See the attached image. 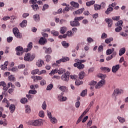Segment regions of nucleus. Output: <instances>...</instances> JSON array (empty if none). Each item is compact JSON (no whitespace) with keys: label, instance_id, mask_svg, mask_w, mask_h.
<instances>
[{"label":"nucleus","instance_id":"nucleus-15","mask_svg":"<svg viewBox=\"0 0 128 128\" xmlns=\"http://www.w3.org/2000/svg\"><path fill=\"white\" fill-rule=\"evenodd\" d=\"M31 78L34 79V82H36L38 80H42V77L40 76H31Z\"/></svg>","mask_w":128,"mask_h":128},{"label":"nucleus","instance_id":"nucleus-32","mask_svg":"<svg viewBox=\"0 0 128 128\" xmlns=\"http://www.w3.org/2000/svg\"><path fill=\"white\" fill-rule=\"evenodd\" d=\"M66 30H67L66 27H64V26L62 27L60 30V34H64L66 32Z\"/></svg>","mask_w":128,"mask_h":128},{"label":"nucleus","instance_id":"nucleus-38","mask_svg":"<svg viewBox=\"0 0 128 128\" xmlns=\"http://www.w3.org/2000/svg\"><path fill=\"white\" fill-rule=\"evenodd\" d=\"M66 72V70L64 68H60L58 70H57V72H58V74H62L64 72Z\"/></svg>","mask_w":128,"mask_h":128},{"label":"nucleus","instance_id":"nucleus-51","mask_svg":"<svg viewBox=\"0 0 128 128\" xmlns=\"http://www.w3.org/2000/svg\"><path fill=\"white\" fill-rule=\"evenodd\" d=\"M87 92H88V90H84L83 91H82V92L80 94L81 96H85Z\"/></svg>","mask_w":128,"mask_h":128},{"label":"nucleus","instance_id":"nucleus-22","mask_svg":"<svg viewBox=\"0 0 128 128\" xmlns=\"http://www.w3.org/2000/svg\"><path fill=\"white\" fill-rule=\"evenodd\" d=\"M70 4L73 8H78L80 7V4H78V2H76L74 1L70 2Z\"/></svg>","mask_w":128,"mask_h":128},{"label":"nucleus","instance_id":"nucleus-48","mask_svg":"<svg viewBox=\"0 0 128 128\" xmlns=\"http://www.w3.org/2000/svg\"><path fill=\"white\" fill-rule=\"evenodd\" d=\"M54 88V85L52 84H50L47 86L46 90H50Z\"/></svg>","mask_w":128,"mask_h":128},{"label":"nucleus","instance_id":"nucleus-43","mask_svg":"<svg viewBox=\"0 0 128 128\" xmlns=\"http://www.w3.org/2000/svg\"><path fill=\"white\" fill-rule=\"evenodd\" d=\"M20 102L21 104H26V102H28V99L26 98H22L20 100Z\"/></svg>","mask_w":128,"mask_h":128},{"label":"nucleus","instance_id":"nucleus-17","mask_svg":"<svg viewBox=\"0 0 128 128\" xmlns=\"http://www.w3.org/2000/svg\"><path fill=\"white\" fill-rule=\"evenodd\" d=\"M120 65H118V64L112 67V72L114 74H116V72H118V70H120Z\"/></svg>","mask_w":128,"mask_h":128},{"label":"nucleus","instance_id":"nucleus-1","mask_svg":"<svg viewBox=\"0 0 128 128\" xmlns=\"http://www.w3.org/2000/svg\"><path fill=\"white\" fill-rule=\"evenodd\" d=\"M97 76L98 78H102V80H100L98 82V83L96 86L95 88L96 90L104 86V84H106V80H104V78H106V75H104L103 74H98Z\"/></svg>","mask_w":128,"mask_h":128},{"label":"nucleus","instance_id":"nucleus-9","mask_svg":"<svg viewBox=\"0 0 128 128\" xmlns=\"http://www.w3.org/2000/svg\"><path fill=\"white\" fill-rule=\"evenodd\" d=\"M70 78V72H67L61 76V80L64 82H68Z\"/></svg>","mask_w":128,"mask_h":128},{"label":"nucleus","instance_id":"nucleus-8","mask_svg":"<svg viewBox=\"0 0 128 128\" xmlns=\"http://www.w3.org/2000/svg\"><path fill=\"white\" fill-rule=\"evenodd\" d=\"M43 122H44V120L40 119V120H35L33 121L32 122V124L33 126H42Z\"/></svg>","mask_w":128,"mask_h":128},{"label":"nucleus","instance_id":"nucleus-28","mask_svg":"<svg viewBox=\"0 0 128 128\" xmlns=\"http://www.w3.org/2000/svg\"><path fill=\"white\" fill-rule=\"evenodd\" d=\"M62 44L64 48H68L70 46V44L66 42V41H63L62 42Z\"/></svg>","mask_w":128,"mask_h":128},{"label":"nucleus","instance_id":"nucleus-10","mask_svg":"<svg viewBox=\"0 0 128 128\" xmlns=\"http://www.w3.org/2000/svg\"><path fill=\"white\" fill-rule=\"evenodd\" d=\"M124 94V90H122L116 88L114 90L113 96H118V94Z\"/></svg>","mask_w":128,"mask_h":128},{"label":"nucleus","instance_id":"nucleus-7","mask_svg":"<svg viewBox=\"0 0 128 128\" xmlns=\"http://www.w3.org/2000/svg\"><path fill=\"white\" fill-rule=\"evenodd\" d=\"M68 60H70L68 57H63L62 58L57 60L56 63L54 64V66H58V64H60V62H68Z\"/></svg>","mask_w":128,"mask_h":128},{"label":"nucleus","instance_id":"nucleus-2","mask_svg":"<svg viewBox=\"0 0 128 128\" xmlns=\"http://www.w3.org/2000/svg\"><path fill=\"white\" fill-rule=\"evenodd\" d=\"M35 58L36 54H30V53H26L24 56V60H25V62H32Z\"/></svg>","mask_w":128,"mask_h":128},{"label":"nucleus","instance_id":"nucleus-3","mask_svg":"<svg viewBox=\"0 0 128 128\" xmlns=\"http://www.w3.org/2000/svg\"><path fill=\"white\" fill-rule=\"evenodd\" d=\"M122 20H120L118 21L117 23L115 24V26H117V28H115V32H120L122 30Z\"/></svg>","mask_w":128,"mask_h":128},{"label":"nucleus","instance_id":"nucleus-37","mask_svg":"<svg viewBox=\"0 0 128 128\" xmlns=\"http://www.w3.org/2000/svg\"><path fill=\"white\" fill-rule=\"evenodd\" d=\"M117 118H118V120L120 122H121V124H124V122H126L124 118H122L120 116H118Z\"/></svg>","mask_w":128,"mask_h":128},{"label":"nucleus","instance_id":"nucleus-61","mask_svg":"<svg viewBox=\"0 0 128 128\" xmlns=\"http://www.w3.org/2000/svg\"><path fill=\"white\" fill-rule=\"evenodd\" d=\"M42 108L43 110H46V102H44L42 104Z\"/></svg>","mask_w":128,"mask_h":128},{"label":"nucleus","instance_id":"nucleus-30","mask_svg":"<svg viewBox=\"0 0 128 128\" xmlns=\"http://www.w3.org/2000/svg\"><path fill=\"white\" fill-rule=\"evenodd\" d=\"M94 10H102V8H100V4H94Z\"/></svg>","mask_w":128,"mask_h":128},{"label":"nucleus","instance_id":"nucleus-36","mask_svg":"<svg viewBox=\"0 0 128 128\" xmlns=\"http://www.w3.org/2000/svg\"><path fill=\"white\" fill-rule=\"evenodd\" d=\"M32 112V110H30V106L28 105L26 106V114H30Z\"/></svg>","mask_w":128,"mask_h":128},{"label":"nucleus","instance_id":"nucleus-27","mask_svg":"<svg viewBox=\"0 0 128 128\" xmlns=\"http://www.w3.org/2000/svg\"><path fill=\"white\" fill-rule=\"evenodd\" d=\"M84 8H82L80 9H79L75 12L76 14H82L84 12Z\"/></svg>","mask_w":128,"mask_h":128},{"label":"nucleus","instance_id":"nucleus-4","mask_svg":"<svg viewBox=\"0 0 128 128\" xmlns=\"http://www.w3.org/2000/svg\"><path fill=\"white\" fill-rule=\"evenodd\" d=\"M12 32L14 36L16 38H22V34L20 32V30H18V28H13Z\"/></svg>","mask_w":128,"mask_h":128},{"label":"nucleus","instance_id":"nucleus-57","mask_svg":"<svg viewBox=\"0 0 128 128\" xmlns=\"http://www.w3.org/2000/svg\"><path fill=\"white\" fill-rule=\"evenodd\" d=\"M87 42L88 44H90V42H94V40H92V38L89 37L87 38Z\"/></svg>","mask_w":128,"mask_h":128},{"label":"nucleus","instance_id":"nucleus-31","mask_svg":"<svg viewBox=\"0 0 128 128\" xmlns=\"http://www.w3.org/2000/svg\"><path fill=\"white\" fill-rule=\"evenodd\" d=\"M95 2H96V1H94V0H91L90 2H86V6H92V4H94Z\"/></svg>","mask_w":128,"mask_h":128},{"label":"nucleus","instance_id":"nucleus-33","mask_svg":"<svg viewBox=\"0 0 128 128\" xmlns=\"http://www.w3.org/2000/svg\"><path fill=\"white\" fill-rule=\"evenodd\" d=\"M8 80L10 82H16V78L14 75H10L8 76Z\"/></svg>","mask_w":128,"mask_h":128},{"label":"nucleus","instance_id":"nucleus-35","mask_svg":"<svg viewBox=\"0 0 128 128\" xmlns=\"http://www.w3.org/2000/svg\"><path fill=\"white\" fill-rule=\"evenodd\" d=\"M32 8L34 12H36L38 10V4H32Z\"/></svg>","mask_w":128,"mask_h":128},{"label":"nucleus","instance_id":"nucleus-20","mask_svg":"<svg viewBox=\"0 0 128 128\" xmlns=\"http://www.w3.org/2000/svg\"><path fill=\"white\" fill-rule=\"evenodd\" d=\"M43 50H44L45 54H50L52 52V50L50 48H46V47H43Z\"/></svg>","mask_w":128,"mask_h":128},{"label":"nucleus","instance_id":"nucleus-62","mask_svg":"<svg viewBox=\"0 0 128 128\" xmlns=\"http://www.w3.org/2000/svg\"><path fill=\"white\" fill-rule=\"evenodd\" d=\"M97 82L96 81H92L90 82V86H94L96 84Z\"/></svg>","mask_w":128,"mask_h":128},{"label":"nucleus","instance_id":"nucleus-39","mask_svg":"<svg viewBox=\"0 0 128 128\" xmlns=\"http://www.w3.org/2000/svg\"><path fill=\"white\" fill-rule=\"evenodd\" d=\"M100 70H104V72H110V68H108V67H102L100 68Z\"/></svg>","mask_w":128,"mask_h":128},{"label":"nucleus","instance_id":"nucleus-40","mask_svg":"<svg viewBox=\"0 0 128 128\" xmlns=\"http://www.w3.org/2000/svg\"><path fill=\"white\" fill-rule=\"evenodd\" d=\"M33 18L36 22H38L40 20V15L38 14L34 15Z\"/></svg>","mask_w":128,"mask_h":128},{"label":"nucleus","instance_id":"nucleus-47","mask_svg":"<svg viewBox=\"0 0 128 128\" xmlns=\"http://www.w3.org/2000/svg\"><path fill=\"white\" fill-rule=\"evenodd\" d=\"M112 40H114V38H110L106 39L105 40V42L106 44H110V42H112Z\"/></svg>","mask_w":128,"mask_h":128},{"label":"nucleus","instance_id":"nucleus-12","mask_svg":"<svg viewBox=\"0 0 128 128\" xmlns=\"http://www.w3.org/2000/svg\"><path fill=\"white\" fill-rule=\"evenodd\" d=\"M70 24L71 26H80V22L76 20L74 18L73 21H70Z\"/></svg>","mask_w":128,"mask_h":128},{"label":"nucleus","instance_id":"nucleus-52","mask_svg":"<svg viewBox=\"0 0 128 128\" xmlns=\"http://www.w3.org/2000/svg\"><path fill=\"white\" fill-rule=\"evenodd\" d=\"M84 118V116L81 114V116L79 117L78 119L77 120V122H76V124H78L80 122H82V119Z\"/></svg>","mask_w":128,"mask_h":128},{"label":"nucleus","instance_id":"nucleus-24","mask_svg":"<svg viewBox=\"0 0 128 128\" xmlns=\"http://www.w3.org/2000/svg\"><path fill=\"white\" fill-rule=\"evenodd\" d=\"M28 24V21L26 20H24L22 22L20 23V26L21 28H24Z\"/></svg>","mask_w":128,"mask_h":128},{"label":"nucleus","instance_id":"nucleus-13","mask_svg":"<svg viewBox=\"0 0 128 128\" xmlns=\"http://www.w3.org/2000/svg\"><path fill=\"white\" fill-rule=\"evenodd\" d=\"M48 40H46V38H44V37L40 38L38 40V44L41 46H44L46 44Z\"/></svg>","mask_w":128,"mask_h":128},{"label":"nucleus","instance_id":"nucleus-19","mask_svg":"<svg viewBox=\"0 0 128 128\" xmlns=\"http://www.w3.org/2000/svg\"><path fill=\"white\" fill-rule=\"evenodd\" d=\"M64 92H62L60 94V95H59L58 96L60 102H66V97H64Z\"/></svg>","mask_w":128,"mask_h":128},{"label":"nucleus","instance_id":"nucleus-18","mask_svg":"<svg viewBox=\"0 0 128 128\" xmlns=\"http://www.w3.org/2000/svg\"><path fill=\"white\" fill-rule=\"evenodd\" d=\"M2 102L5 106L6 108H9L10 102H8V100L6 98H4L2 100Z\"/></svg>","mask_w":128,"mask_h":128},{"label":"nucleus","instance_id":"nucleus-26","mask_svg":"<svg viewBox=\"0 0 128 128\" xmlns=\"http://www.w3.org/2000/svg\"><path fill=\"white\" fill-rule=\"evenodd\" d=\"M42 64H44V60H39L36 63V65L37 66H38L39 68L42 66Z\"/></svg>","mask_w":128,"mask_h":128},{"label":"nucleus","instance_id":"nucleus-54","mask_svg":"<svg viewBox=\"0 0 128 128\" xmlns=\"http://www.w3.org/2000/svg\"><path fill=\"white\" fill-rule=\"evenodd\" d=\"M75 20H77L78 22H80V20H84V16H80V17H78L76 16L75 17Z\"/></svg>","mask_w":128,"mask_h":128},{"label":"nucleus","instance_id":"nucleus-60","mask_svg":"<svg viewBox=\"0 0 128 128\" xmlns=\"http://www.w3.org/2000/svg\"><path fill=\"white\" fill-rule=\"evenodd\" d=\"M108 38V34L106 33H103L101 36V38Z\"/></svg>","mask_w":128,"mask_h":128},{"label":"nucleus","instance_id":"nucleus-6","mask_svg":"<svg viewBox=\"0 0 128 128\" xmlns=\"http://www.w3.org/2000/svg\"><path fill=\"white\" fill-rule=\"evenodd\" d=\"M47 114H48V116L52 124H56L58 122L56 120V118L54 117H52V113L50 112V111L47 110Z\"/></svg>","mask_w":128,"mask_h":128},{"label":"nucleus","instance_id":"nucleus-25","mask_svg":"<svg viewBox=\"0 0 128 128\" xmlns=\"http://www.w3.org/2000/svg\"><path fill=\"white\" fill-rule=\"evenodd\" d=\"M126 52V48H123L120 50H119V56H122V54H124V53Z\"/></svg>","mask_w":128,"mask_h":128},{"label":"nucleus","instance_id":"nucleus-29","mask_svg":"<svg viewBox=\"0 0 128 128\" xmlns=\"http://www.w3.org/2000/svg\"><path fill=\"white\" fill-rule=\"evenodd\" d=\"M114 52V48H112V49H108L106 50V54L107 56H110V54H112V52Z\"/></svg>","mask_w":128,"mask_h":128},{"label":"nucleus","instance_id":"nucleus-56","mask_svg":"<svg viewBox=\"0 0 128 128\" xmlns=\"http://www.w3.org/2000/svg\"><path fill=\"white\" fill-rule=\"evenodd\" d=\"M51 32L55 36H58V32H56V31H55V30H52V31Z\"/></svg>","mask_w":128,"mask_h":128},{"label":"nucleus","instance_id":"nucleus-16","mask_svg":"<svg viewBox=\"0 0 128 128\" xmlns=\"http://www.w3.org/2000/svg\"><path fill=\"white\" fill-rule=\"evenodd\" d=\"M32 48V42H30L28 44L27 48H24V52H30Z\"/></svg>","mask_w":128,"mask_h":128},{"label":"nucleus","instance_id":"nucleus-46","mask_svg":"<svg viewBox=\"0 0 128 128\" xmlns=\"http://www.w3.org/2000/svg\"><path fill=\"white\" fill-rule=\"evenodd\" d=\"M90 109V107H88L84 111V112L82 114V115L84 116H85V114H86L88 112V111Z\"/></svg>","mask_w":128,"mask_h":128},{"label":"nucleus","instance_id":"nucleus-55","mask_svg":"<svg viewBox=\"0 0 128 128\" xmlns=\"http://www.w3.org/2000/svg\"><path fill=\"white\" fill-rule=\"evenodd\" d=\"M103 50H104V46H98V50L99 52H102Z\"/></svg>","mask_w":128,"mask_h":128},{"label":"nucleus","instance_id":"nucleus-45","mask_svg":"<svg viewBox=\"0 0 128 128\" xmlns=\"http://www.w3.org/2000/svg\"><path fill=\"white\" fill-rule=\"evenodd\" d=\"M75 84L76 86H80V84H84V82L80 80H76Z\"/></svg>","mask_w":128,"mask_h":128},{"label":"nucleus","instance_id":"nucleus-44","mask_svg":"<svg viewBox=\"0 0 128 128\" xmlns=\"http://www.w3.org/2000/svg\"><path fill=\"white\" fill-rule=\"evenodd\" d=\"M58 74V69H55L54 70H52L49 74L50 76H52V74Z\"/></svg>","mask_w":128,"mask_h":128},{"label":"nucleus","instance_id":"nucleus-49","mask_svg":"<svg viewBox=\"0 0 128 128\" xmlns=\"http://www.w3.org/2000/svg\"><path fill=\"white\" fill-rule=\"evenodd\" d=\"M48 8H50V6H48V4H45L43 6L42 10L44 11L46 10H48Z\"/></svg>","mask_w":128,"mask_h":128},{"label":"nucleus","instance_id":"nucleus-5","mask_svg":"<svg viewBox=\"0 0 128 128\" xmlns=\"http://www.w3.org/2000/svg\"><path fill=\"white\" fill-rule=\"evenodd\" d=\"M16 54L17 56H22L24 52V48L20 46H18L16 48Z\"/></svg>","mask_w":128,"mask_h":128},{"label":"nucleus","instance_id":"nucleus-59","mask_svg":"<svg viewBox=\"0 0 128 128\" xmlns=\"http://www.w3.org/2000/svg\"><path fill=\"white\" fill-rule=\"evenodd\" d=\"M46 84V80H42L40 82V84L41 86H44Z\"/></svg>","mask_w":128,"mask_h":128},{"label":"nucleus","instance_id":"nucleus-42","mask_svg":"<svg viewBox=\"0 0 128 128\" xmlns=\"http://www.w3.org/2000/svg\"><path fill=\"white\" fill-rule=\"evenodd\" d=\"M46 60L47 62H48L50 60H52V57L50 56V55H46L45 56Z\"/></svg>","mask_w":128,"mask_h":128},{"label":"nucleus","instance_id":"nucleus-34","mask_svg":"<svg viewBox=\"0 0 128 128\" xmlns=\"http://www.w3.org/2000/svg\"><path fill=\"white\" fill-rule=\"evenodd\" d=\"M86 74L84 72H81L79 74V78L80 80H82L84 78V75Z\"/></svg>","mask_w":128,"mask_h":128},{"label":"nucleus","instance_id":"nucleus-63","mask_svg":"<svg viewBox=\"0 0 128 128\" xmlns=\"http://www.w3.org/2000/svg\"><path fill=\"white\" fill-rule=\"evenodd\" d=\"M112 19L113 20H120V16H113Z\"/></svg>","mask_w":128,"mask_h":128},{"label":"nucleus","instance_id":"nucleus-23","mask_svg":"<svg viewBox=\"0 0 128 128\" xmlns=\"http://www.w3.org/2000/svg\"><path fill=\"white\" fill-rule=\"evenodd\" d=\"M112 10H114V8L108 6V8H107L105 12V14H110V12H112Z\"/></svg>","mask_w":128,"mask_h":128},{"label":"nucleus","instance_id":"nucleus-50","mask_svg":"<svg viewBox=\"0 0 128 128\" xmlns=\"http://www.w3.org/2000/svg\"><path fill=\"white\" fill-rule=\"evenodd\" d=\"M59 90H62V92H66V87L65 86H60L59 88Z\"/></svg>","mask_w":128,"mask_h":128},{"label":"nucleus","instance_id":"nucleus-41","mask_svg":"<svg viewBox=\"0 0 128 128\" xmlns=\"http://www.w3.org/2000/svg\"><path fill=\"white\" fill-rule=\"evenodd\" d=\"M39 72H40V70L36 69L34 70H32L31 72V74H38Z\"/></svg>","mask_w":128,"mask_h":128},{"label":"nucleus","instance_id":"nucleus-64","mask_svg":"<svg viewBox=\"0 0 128 128\" xmlns=\"http://www.w3.org/2000/svg\"><path fill=\"white\" fill-rule=\"evenodd\" d=\"M100 6L101 8H106V4L104 2H102L100 4Z\"/></svg>","mask_w":128,"mask_h":128},{"label":"nucleus","instance_id":"nucleus-58","mask_svg":"<svg viewBox=\"0 0 128 128\" xmlns=\"http://www.w3.org/2000/svg\"><path fill=\"white\" fill-rule=\"evenodd\" d=\"M29 94H36V90H29Z\"/></svg>","mask_w":128,"mask_h":128},{"label":"nucleus","instance_id":"nucleus-14","mask_svg":"<svg viewBox=\"0 0 128 128\" xmlns=\"http://www.w3.org/2000/svg\"><path fill=\"white\" fill-rule=\"evenodd\" d=\"M105 22L108 24V28L112 26V20L110 18H106Z\"/></svg>","mask_w":128,"mask_h":128},{"label":"nucleus","instance_id":"nucleus-11","mask_svg":"<svg viewBox=\"0 0 128 128\" xmlns=\"http://www.w3.org/2000/svg\"><path fill=\"white\" fill-rule=\"evenodd\" d=\"M75 68H77L78 70H82V68H84V64L80 63V62H76L74 64Z\"/></svg>","mask_w":128,"mask_h":128},{"label":"nucleus","instance_id":"nucleus-21","mask_svg":"<svg viewBox=\"0 0 128 128\" xmlns=\"http://www.w3.org/2000/svg\"><path fill=\"white\" fill-rule=\"evenodd\" d=\"M9 110H10V112L13 114L16 110V106H14V104H11L9 106Z\"/></svg>","mask_w":128,"mask_h":128},{"label":"nucleus","instance_id":"nucleus-53","mask_svg":"<svg viewBox=\"0 0 128 128\" xmlns=\"http://www.w3.org/2000/svg\"><path fill=\"white\" fill-rule=\"evenodd\" d=\"M39 116L40 118H44V112L42 110L39 112Z\"/></svg>","mask_w":128,"mask_h":128}]
</instances>
